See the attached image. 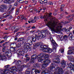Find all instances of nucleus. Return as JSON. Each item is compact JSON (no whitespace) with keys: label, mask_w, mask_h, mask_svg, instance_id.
<instances>
[{"label":"nucleus","mask_w":74,"mask_h":74,"mask_svg":"<svg viewBox=\"0 0 74 74\" xmlns=\"http://www.w3.org/2000/svg\"><path fill=\"white\" fill-rule=\"evenodd\" d=\"M56 64L53 63H52L50 65V67L49 68V70L51 71H54L53 74H62L63 73V70L61 68L56 66Z\"/></svg>","instance_id":"obj_1"},{"label":"nucleus","mask_w":74,"mask_h":74,"mask_svg":"<svg viewBox=\"0 0 74 74\" xmlns=\"http://www.w3.org/2000/svg\"><path fill=\"white\" fill-rule=\"evenodd\" d=\"M59 26H57V23L55 22L52 23L49 22H48L47 24L48 27H49L51 31L53 32L55 31V28H56L58 31L59 30H60L62 28V26L61 25L60 23H59Z\"/></svg>","instance_id":"obj_2"},{"label":"nucleus","mask_w":74,"mask_h":74,"mask_svg":"<svg viewBox=\"0 0 74 74\" xmlns=\"http://www.w3.org/2000/svg\"><path fill=\"white\" fill-rule=\"evenodd\" d=\"M36 34L38 36L40 35L39 36H36L35 37L36 40H38L39 39H41L42 38L45 37L46 36V34L44 32V31H40V30H38L36 32Z\"/></svg>","instance_id":"obj_3"},{"label":"nucleus","mask_w":74,"mask_h":74,"mask_svg":"<svg viewBox=\"0 0 74 74\" xmlns=\"http://www.w3.org/2000/svg\"><path fill=\"white\" fill-rule=\"evenodd\" d=\"M42 42H38L36 44L35 47H40V50H42V51H44L45 52V50L48 49V45H47L42 46Z\"/></svg>","instance_id":"obj_4"},{"label":"nucleus","mask_w":74,"mask_h":74,"mask_svg":"<svg viewBox=\"0 0 74 74\" xmlns=\"http://www.w3.org/2000/svg\"><path fill=\"white\" fill-rule=\"evenodd\" d=\"M50 40L51 42V44L53 45V51H54L55 52H56V48L58 47V45L55 42V41L53 40L51 36H50Z\"/></svg>","instance_id":"obj_5"},{"label":"nucleus","mask_w":74,"mask_h":74,"mask_svg":"<svg viewBox=\"0 0 74 74\" xmlns=\"http://www.w3.org/2000/svg\"><path fill=\"white\" fill-rule=\"evenodd\" d=\"M22 43L23 44H24L23 47L24 49H27V50H29V51L32 50V47H31V46H29L30 45L29 44H25L23 42Z\"/></svg>","instance_id":"obj_6"},{"label":"nucleus","mask_w":74,"mask_h":74,"mask_svg":"<svg viewBox=\"0 0 74 74\" xmlns=\"http://www.w3.org/2000/svg\"><path fill=\"white\" fill-rule=\"evenodd\" d=\"M59 56L56 55L55 56V58L53 59V63H55L57 64H59L60 62V60L59 58Z\"/></svg>","instance_id":"obj_7"},{"label":"nucleus","mask_w":74,"mask_h":74,"mask_svg":"<svg viewBox=\"0 0 74 74\" xmlns=\"http://www.w3.org/2000/svg\"><path fill=\"white\" fill-rule=\"evenodd\" d=\"M9 14H10V13L9 12L8 14L3 16H0V19H3V18H7V17H8L9 19H12L13 18V16Z\"/></svg>","instance_id":"obj_8"},{"label":"nucleus","mask_w":74,"mask_h":74,"mask_svg":"<svg viewBox=\"0 0 74 74\" xmlns=\"http://www.w3.org/2000/svg\"><path fill=\"white\" fill-rule=\"evenodd\" d=\"M4 68H5L4 70H3V71L4 73L5 74H7L8 73V69H8V68H10V65H7L5 66L4 67Z\"/></svg>","instance_id":"obj_9"},{"label":"nucleus","mask_w":74,"mask_h":74,"mask_svg":"<svg viewBox=\"0 0 74 74\" xmlns=\"http://www.w3.org/2000/svg\"><path fill=\"white\" fill-rule=\"evenodd\" d=\"M40 58H39V59H38V62H41V63H45V62L46 60H47V58L46 57H43V58H43L41 57V56H40Z\"/></svg>","instance_id":"obj_10"},{"label":"nucleus","mask_w":74,"mask_h":74,"mask_svg":"<svg viewBox=\"0 0 74 74\" xmlns=\"http://www.w3.org/2000/svg\"><path fill=\"white\" fill-rule=\"evenodd\" d=\"M68 37H69V36H68L66 35H65L63 36V38L62 36H60V38L61 41H65L67 40V38H68Z\"/></svg>","instance_id":"obj_11"},{"label":"nucleus","mask_w":74,"mask_h":74,"mask_svg":"<svg viewBox=\"0 0 74 74\" xmlns=\"http://www.w3.org/2000/svg\"><path fill=\"white\" fill-rule=\"evenodd\" d=\"M41 70H38L37 69H33L32 70V74H37V73H40Z\"/></svg>","instance_id":"obj_12"},{"label":"nucleus","mask_w":74,"mask_h":74,"mask_svg":"<svg viewBox=\"0 0 74 74\" xmlns=\"http://www.w3.org/2000/svg\"><path fill=\"white\" fill-rule=\"evenodd\" d=\"M40 54L39 56H37V55L36 54H34L31 56V58L34 59V60H36V58H37L38 60L39 59V58H40Z\"/></svg>","instance_id":"obj_13"},{"label":"nucleus","mask_w":74,"mask_h":74,"mask_svg":"<svg viewBox=\"0 0 74 74\" xmlns=\"http://www.w3.org/2000/svg\"><path fill=\"white\" fill-rule=\"evenodd\" d=\"M73 61H71L70 63L69 64V67H67V68H74V57L73 58Z\"/></svg>","instance_id":"obj_14"},{"label":"nucleus","mask_w":74,"mask_h":74,"mask_svg":"<svg viewBox=\"0 0 74 74\" xmlns=\"http://www.w3.org/2000/svg\"><path fill=\"white\" fill-rule=\"evenodd\" d=\"M14 61L13 62V63H15L16 62V65L18 66H19V65L21 64H22V60H20L18 61L15 60V59H14Z\"/></svg>","instance_id":"obj_15"},{"label":"nucleus","mask_w":74,"mask_h":74,"mask_svg":"<svg viewBox=\"0 0 74 74\" xmlns=\"http://www.w3.org/2000/svg\"><path fill=\"white\" fill-rule=\"evenodd\" d=\"M40 56L42 57V58H44V56H45V58H49V55L48 54H47L46 53H41L40 54Z\"/></svg>","instance_id":"obj_16"},{"label":"nucleus","mask_w":74,"mask_h":74,"mask_svg":"<svg viewBox=\"0 0 74 74\" xmlns=\"http://www.w3.org/2000/svg\"><path fill=\"white\" fill-rule=\"evenodd\" d=\"M68 37H69V39L71 41L74 40V36H73V34L71 33L69 34Z\"/></svg>","instance_id":"obj_17"},{"label":"nucleus","mask_w":74,"mask_h":74,"mask_svg":"<svg viewBox=\"0 0 74 74\" xmlns=\"http://www.w3.org/2000/svg\"><path fill=\"white\" fill-rule=\"evenodd\" d=\"M61 65L62 68H63V69L65 68V66L66 65V62L64 60L62 61L61 63Z\"/></svg>","instance_id":"obj_18"},{"label":"nucleus","mask_w":74,"mask_h":74,"mask_svg":"<svg viewBox=\"0 0 74 74\" xmlns=\"http://www.w3.org/2000/svg\"><path fill=\"white\" fill-rule=\"evenodd\" d=\"M11 71H12L13 72L15 73V72H16V71H17V68H16L15 66H12L11 68Z\"/></svg>","instance_id":"obj_19"},{"label":"nucleus","mask_w":74,"mask_h":74,"mask_svg":"<svg viewBox=\"0 0 74 74\" xmlns=\"http://www.w3.org/2000/svg\"><path fill=\"white\" fill-rule=\"evenodd\" d=\"M27 41L29 43L28 44H31L32 43V37H29L27 39Z\"/></svg>","instance_id":"obj_20"},{"label":"nucleus","mask_w":74,"mask_h":74,"mask_svg":"<svg viewBox=\"0 0 74 74\" xmlns=\"http://www.w3.org/2000/svg\"><path fill=\"white\" fill-rule=\"evenodd\" d=\"M18 54L20 55L23 56L24 55V53H25V52H24V51H23V50H21L20 51H18Z\"/></svg>","instance_id":"obj_21"},{"label":"nucleus","mask_w":74,"mask_h":74,"mask_svg":"<svg viewBox=\"0 0 74 74\" xmlns=\"http://www.w3.org/2000/svg\"><path fill=\"white\" fill-rule=\"evenodd\" d=\"M69 67H70V66H69H69L67 67V69H72L71 70V74H74V67L73 68H67Z\"/></svg>","instance_id":"obj_22"},{"label":"nucleus","mask_w":74,"mask_h":74,"mask_svg":"<svg viewBox=\"0 0 74 74\" xmlns=\"http://www.w3.org/2000/svg\"><path fill=\"white\" fill-rule=\"evenodd\" d=\"M17 68V70H18L20 71H22L23 70V68L21 66H18Z\"/></svg>","instance_id":"obj_23"},{"label":"nucleus","mask_w":74,"mask_h":74,"mask_svg":"<svg viewBox=\"0 0 74 74\" xmlns=\"http://www.w3.org/2000/svg\"><path fill=\"white\" fill-rule=\"evenodd\" d=\"M36 21L37 18H36V16H35L34 18V19L32 20L30 22H32V23H35V22H36Z\"/></svg>","instance_id":"obj_24"},{"label":"nucleus","mask_w":74,"mask_h":74,"mask_svg":"<svg viewBox=\"0 0 74 74\" xmlns=\"http://www.w3.org/2000/svg\"><path fill=\"white\" fill-rule=\"evenodd\" d=\"M40 64L36 63L35 64H34V67H37V68H40Z\"/></svg>","instance_id":"obj_25"},{"label":"nucleus","mask_w":74,"mask_h":74,"mask_svg":"<svg viewBox=\"0 0 74 74\" xmlns=\"http://www.w3.org/2000/svg\"><path fill=\"white\" fill-rule=\"evenodd\" d=\"M46 52H48L49 53H51L52 52V49L50 48H48V49H46L45 50Z\"/></svg>","instance_id":"obj_26"},{"label":"nucleus","mask_w":74,"mask_h":74,"mask_svg":"<svg viewBox=\"0 0 74 74\" xmlns=\"http://www.w3.org/2000/svg\"><path fill=\"white\" fill-rule=\"evenodd\" d=\"M30 68H28L27 70V71L25 73L26 74H32L31 73H30Z\"/></svg>","instance_id":"obj_27"},{"label":"nucleus","mask_w":74,"mask_h":74,"mask_svg":"<svg viewBox=\"0 0 74 74\" xmlns=\"http://www.w3.org/2000/svg\"><path fill=\"white\" fill-rule=\"evenodd\" d=\"M15 48H16L15 47H14V48L12 47H11L10 49V51H11L12 52H16Z\"/></svg>","instance_id":"obj_28"},{"label":"nucleus","mask_w":74,"mask_h":74,"mask_svg":"<svg viewBox=\"0 0 74 74\" xmlns=\"http://www.w3.org/2000/svg\"><path fill=\"white\" fill-rule=\"evenodd\" d=\"M31 38L32 41H33V42H36V37L32 36V37H31Z\"/></svg>","instance_id":"obj_29"},{"label":"nucleus","mask_w":74,"mask_h":74,"mask_svg":"<svg viewBox=\"0 0 74 74\" xmlns=\"http://www.w3.org/2000/svg\"><path fill=\"white\" fill-rule=\"evenodd\" d=\"M67 52L68 55H70V54H71L73 53V51H72L71 50H68Z\"/></svg>","instance_id":"obj_30"},{"label":"nucleus","mask_w":74,"mask_h":74,"mask_svg":"<svg viewBox=\"0 0 74 74\" xmlns=\"http://www.w3.org/2000/svg\"><path fill=\"white\" fill-rule=\"evenodd\" d=\"M68 58L69 60H72L73 59V56L71 55L69 56Z\"/></svg>","instance_id":"obj_31"},{"label":"nucleus","mask_w":74,"mask_h":74,"mask_svg":"<svg viewBox=\"0 0 74 74\" xmlns=\"http://www.w3.org/2000/svg\"><path fill=\"white\" fill-rule=\"evenodd\" d=\"M5 10L4 8H2L1 7H0V12H4L5 11Z\"/></svg>","instance_id":"obj_32"},{"label":"nucleus","mask_w":74,"mask_h":74,"mask_svg":"<svg viewBox=\"0 0 74 74\" xmlns=\"http://www.w3.org/2000/svg\"><path fill=\"white\" fill-rule=\"evenodd\" d=\"M31 59L30 60V63H32V64H33V63H34V60H34L33 58H31Z\"/></svg>","instance_id":"obj_33"},{"label":"nucleus","mask_w":74,"mask_h":74,"mask_svg":"<svg viewBox=\"0 0 74 74\" xmlns=\"http://www.w3.org/2000/svg\"><path fill=\"white\" fill-rule=\"evenodd\" d=\"M64 7V4H62L61 6V8H60V10H61V11L62 12V11H63V8Z\"/></svg>","instance_id":"obj_34"},{"label":"nucleus","mask_w":74,"mask_h":74,"mask_svg":"<svg viewBox=\"0 0 74 74\" xmlns=\"http://www.w3.org/2000/svg\"><path fill=\"white\" fill-rule=\"evenodd\" d=\"M16 29H17V27H13L11 28V30L12 31L15 30Z\"/></svg>","instance_id":"obj_35"},{"label":"nucleus","mask_w":74,"mask_h":74,"mask_svg":"<svg viewBox=\"0 0 74 74\" xmlns=\"http://www.w3.org/2000/svg\"><path fill=\"white\" fill-rule=\"evenodd\" d=\"M1 7L4 8V9H7L8 7L7 5H1Z\"/></svg>","instance_id":"obj_36"},{"label":"nucleus","mask_w":74,"mask_h":74,"mask_svg":"<svg viewBox=\"0 0 74 74\" xmlns=\"http://www.w3.org/2000/svg\"><path fill=\"white\" fill-rule=\"evenodd\" d=\"M24 40V38H19L18 40L17 41L18 42H20V41H23Z\"/></svg>","instance_id":"obj_37"},{"label":"nucleus","mask_w":74,"mask_h":74,"mask_svg":"<svg viewBox=\"0 0 74 74\" xmlns=\"http://www.w3.org/2000/svg\"><path fill=\"white\" fill-rule=\"evenodd\" d=\"M6 59L7 58H6V57L5 56H2V60H4V61H5L6 60Z\"/></svg>","instance_id":"obj_38"},{"label":"nucleus","mask_w":74,"mask_h":74,"mask_svg":"<svg viewBox=\"0 0 74 74\" xmlns=\"http://www.w3.org/2000/svg\"><path fill=\"white\" fill-rule=\"evenodd\" d=\"M46 61L47 62V63L48 64H49L50 63H51V61L50 60L48 59V58H46Z\"/></svg>","instance_id":"obj_39"},{"label":"nucleus","mask_w":74,"mask_h":74,"mask_svg":"<svg viewBox=\"0 0 74 74\" xmlns=\"http://www.w3.org/2000/svg\"><path fill=\"white\" fill-rule=\"evenodd\" d=\"M8 38V36H7L5 35V36L3 37V39H4V40H5L6 41L7 40V38Z\"/></svg>","instance_id":"obj_40"},{"label":"nucleus","mask_w":74,"mask_h":74,"mask_svg":"<svg viewBox=\"0 0 74 74\" xmlns=\"http://www.w3.org/2000/svg\"><path fill=\"white\" fill-rule=\"evenodd\" d=\"M19 9L18 8L17 9V10L15 12V14H16V15H18V14H19Z\"/></svg>","instance_id":"obj_41"},{"label":"nucleus","mask_w":74,"mask_h":74,"mask_svg":"<svg viewBox=\"0 0 74 74\" xmlns=\"http://www.w3.org/2000/svg\"><path fill=\"white\" fill-rule=\"evenodd\" d=\"M29 60H30V58L29 57H27L25 60L26 62H29Z\"/></svg>","instance_id":"obj_42"},{"label":"nucleus","mask_w":74,"mask_h":74,"mask_svg":"<svg viewBox=\"0 0 74 74\" xmlns=\"http://www.w3.org/2000/svg\"><path fill=\"white\" fill-rule=\"evenodd\" d=\"M59 52H60L61 53H63L64 52V49H60L59 50Z\"/></svg>","instance_id":"obj_43"},{"label":"nucleus","mask_w":74,"mask_h":74,"mask_svg":"<svg viewBox=\"0 0 74 74\" xmlns=\"http://www.w3.org/2000/svg\"><path fill=\"white\" fill-rule=\"evenodd\" d=\"M17 1L20 3H23V0H17Z\"/></svg>","instance_id":"obj_44"},{"label":"nucleus","mask_w":74,"mask_h":74,"mask_svg":"<svg viewBox=\"0 0 74 74\" xmlns=\"http://www.w3.org/2000/svg\"><path fill=\"white\" fill-rule=\"evenodd\" d=\"M66 33L67 34H69V33H70V30H69V29H68L66 30Z\"/></svg>","instance_id":"obj_45"},{"label":"nucleus","mask_w":74,"mask_h":74,"mask_svg":"<svg viewBox=\"0 0 74 74\" xmlns=\"http://www.w3.org/2000/svg\"><path fill=\"white\" fill-rule=\"evenodd\" d=\"M8 1L7 0H4L3 2L4 3H9V2H8Z\"/></svg>","instance_id":"obj_46"},{"label":"nucleus","mask_w":74,"mask_h":74,"mask_svg":"<svg viewBox=\"0 0 74 74\" xmlns=\"http://www.w3.org/2000/svg\"><path fill=\"white\" fill-rule=\"evenodd\" d=\"M39 2L40 4H44V2L41 0H39Z\"/></svg>","instance_id":"obj_47"},{"label":"nucleus","mask_w":74,"mask_h":74,"mask_svg":"<svg viewBox=\"0 0 74 74\" xmlns=\"http://www.w3.org/2000/svg\"><path fill=\"white\" fill-rule=\"evenodd\" d=\"M21 67H22L23 69V68H25V67H26V65L25 64H23V65L21 66Z\"/></svg>","instance_id":"obj_48"},{"label":"nucleus","mask_w":74,"mask_h":74,"mask_svg":"<svg viewBox=\"0 0 74 74\" xmlns=\"http://www.w3.org/2000/svg\"><path fill=\"white\" fill-rule=\"evenodd\" d=\"M47 66V65L45 63L42 65L43 67H46Z\"/></svg>","instance_id":"obj_49"},{"label":"nucleus","mask_w":74,"mask_h":74,"mask_svg":"<svg viewBox=\"0 0 74 74\" xmlns=\"http://www.w3.org/2000/svg\"><path fill=\"white\" fill-rule=\"evenodd\" d=\"M21 19H22V20H23V19H24L25 21H26V20H27L26 18L25 17L23 18L22 17H21Z\"/></svg>","instance_id":"obj_50"},{"label":"nucleus","mask_w":74,"mask_h":74,"mask_svg":"<svg viewBox=\"0 0 74 74\" xmlns=\"http://www.w3.org/2000/svg\"><path fill=\"white\" fill-rule=\"evenodd\" d=\"M14 73H15V72H13V71H12L11 70V71H10L9 72V73L10 74H14Z\"/></svg>","instance_id":"obj_51"},{"label":"nucleus","mask_w":74,"mask_h":74,"mask_svg":"<svg viewBox=\"0 0 74 74\" xmlns=\"http://www.w3.org/2000/svg\"><path fill=\"white\" fill-rule=\"evenodd\" d=\"M40 18V19H45V18H46V17L44 16H41Z\"/></svg>","instance_id":"obj_52"},{"label":"nucleus","mask_w":74,"mask_h":74,"mask_svg":"<svg viewBox=\"0 0 74 74\" xmlns=\"http://www.w3.org/2000/svg\"><path fill=\"white\" fill-rule=\"evenodd\" d=\"M9 10H10L12 8V6L11 5H9L8 6Z\"/></svg>","instance_id":"obj_53"},{"label":"nucleus","mask_w":74,"mask_h":74,"mask_svg":"<svg viewBox=\"0 0 74 74\" xmlns=\"http://www.w3.org/2000/svg\"><path fill=\"white\" fill-rule=\"evenodd\" d=\"M49 15V16H48L49 17H50V16H51V15H52V13H50L49 14H47L46 15L47 16V15Z\"/></svg>","instance_id":"obj_54"},{"label":"nucleus","mask_w":74,"mask_h":74,"mask_svg":"<svg viewBox=\"0 0 74 74\" xmlns=\"http://www.w3.org/2000/svg\"><path fill=\"white\" fill-rule=\"evenodd\" d=\"M48 61H45V63L46 64L47 66L49 65V64L48 63Z\"/></svg>","instance_id":"obj_55"},{"label":"nucleus","mask_w":74,"mask_h":74,"mask_svg":"<svg viewBox=\"0 0 74 74\" xmlns=\"http://www.w3.org/2000/svg\"><path fill=\"white\" fill-rule=\"evenodd\" d=\"M42 74H46V72H45V71H42V72L41 73Z\"/></svg>","instance_id":"obj_56"},{"label":"nucleus","mask_w":74,"mask_h":74,"mask_svg":"<svg viewBox=\"0 0 74 74\" xmlns=\"http://www.w3.org/2000/svg\"><path fill=\"white\" fill-rule=\"evenodd\" d=\"M9 1L10 3H12V2H14V0H9Z\"/></svg>","instance_id":"obj_57"},{"label":"nucleus","mask_w":74,"mask_h":74,"mask_svg":"<svg viewBox=\"0 0 74 74\" xmlns=\"http://www.w3.org/2000/svg\"><path fill=\"white\" fill-rule=\"evenodd\" d=\"M49 4H50V5H53V3L50 1L49 2Z\"/></svg>","instance_id":"obj_58"},{"label":"nucleus","mask_w":74,"mask_h":74,"mask_svg":"<svg viewBox=\"0 0 74 74\" xmlns=\"http://www.w3.org/2000/svg\"><path fill=\"white\" fill-rule=\"evenodd\" d=\"M44 3H45V4H46V3H47V0H45L44 1Z\"/></svg>","instance_id":"obj_59"},{"label":"nucleus","mask_w":74,"mask_h":74,"mask_svg":"<svg viewBox=\"0 0 74 74\" xmlns=\"http://www.w3.org/2000/svg\"><path fill=\"white\" fill-rule=\"evenodd\" d=\"M64 74H69V72L68 71H66L65 72Z\"/></svg>","instance_id":"obj_60"},{"label":"nucleus","mask_w":74,"mask_h":74,"mask_svg":"<svg viewBox=\"0 0 74 74\" xmlns=\"http://www.w3.org/2000/svg\"><path fill=\"white\" fill-rule=\"evenodd\" d=\"M6 47L5 46H3L2 49L5 50V48Z\"/></svg>","instance_id":"obj_61"},{"label":"nucleus","mask_w":74,"mask_h":74,"mask_svg":"<svg viewBox=\"0 0 74 74\" xmlns=\"http://www.w3.org/2000/svg\"><path fill=\"white\" fill-rule=\"evenodd\" d=\"M18 5V3H15L14 4V6H16V5Z\"/></svg>","instance_id":"obj_62"},{"label":"nucleus","mask_w":74,"mask_h":74,"mask_svg":"<svg viewBox=\"0 0 74 74\" xmlns=\"http://www.w3.org/2000/svg\"><path fill=\"white\" fill-rule=\"evenodd\" d=\"M70 21H66L65 22V23H66V24H67V23H70Z\"/></svg>","instance_id":"obj_63"},{"label":"nucleus","mask_w":74,"mask_h":74,"mask_svg":"<svg viewBox=\"0 0 74 74\" xmlns=\"http://www.w3.org/2000/svg\"><path fill=\"white\" fill-rule=\"evenodd\" d=\"M5 41H4V40H2L0 42V43H3V42H4Z\"/></svg>","instance_id":"obj_64"}]
</instances>
